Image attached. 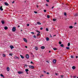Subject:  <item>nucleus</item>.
Listing matches in <instances>:
<instances>
[{"label":"nucleus","mask_w":78,"mask_h":78,"mask_svg":"<svg viewBox=\"0 0 78 78\" xmlns=\"http://www.w3.org/2000/svg\"><path fill=\"white\" fill-rule=\"evenodd\" d=\"M53 8H54V6H53V7H52V9H53Z\"/></svg>","instance_id":"obj_58"},{"label":"nucleus","mask_w":78,"mask_h":78,"mask_svg":"<svg viewBox=\"0 0 78 78\" xmlns=\"http://www.w3.org/2000/svg\"><path fill=\"white\" fill-rule=\"evenodd\" d=\"M12 55H13V54L10 53L9 54V56H12Z\"/></svg>","instance_id":"obj_23"},{"label":"nucleus","mask_w":78,"mask_h":78,"mask_svg":"<svg viewBox=\"0 0 78 78\" xmlns=\"http://www.w3.org/2000/svg\"><path fill=\"white\" fill-rule=\"evenodd\" d=\"M43 72L44 73H46V71H43Z\"/></svg>","instance_id":"obj_52"},{"label":"nucleus","mask_w":78,"mask_h":78,"mask_svg":"<svg viewBox=\"0 0 78 78\" xmlns=\"http://www.w3.org/2000/svg\"><path fill=\"white\" fill-rule=\"evenodd\" d=\"M29 68H30V69H34V67L33 66H29Z\"/></svg>","instance_id":"obj_2"},{"label":"nucleus","mask_w":78,"mask_h":78,"mask_svg":"<svg viewBox=\"0 0 78 78\" xmlns=\"http://www.w3.org/2000/svg\"><path fill=\"white\" fill-rule=\"evenodd\" d=\"M76 58H78V56H76Z\"/></svg>","instance_id":"obj_56"},{"label":"nucleus","mask_w":78,"mask_h":78,"mask_svg":"<svg viewBox=\"0 0 78 78\" xmlns=\"http://www.w3.org/2000/svg\"><path fill=\"white\" fill-rule=\"evenodd\" d=\"M76 16H78V14H76L75 15V17H76Z\"/></svg>","instance_id":"obj_32"},{"label":"nucleus","mask_w":78,"mask_h":78,"mask_svg":"<svg viewBox=\"0 0 78 78\" xmlns=\"http://www.w3.org/2000/svg\"><path fill=\"white\" fill-rule=\"evenodd\" d=\"M30 64H33V62L31 61L30 62Z\"/></svg>","instance_id":"obj_47"},{"label":"nucleus","mask_w":78,"mask_h":78,"mask_svg":"<svg viewBox=\"0 0 78 78\" xmlns=\"http://www.w3.org/2000/svg\"><path fill=\"white\" fill-rule=\"evenodd\" d=\"M5 5H6V6H8V5H9V4L7 2H5Z\"/></svg>","instance_id":"obj_9"},{"label":"nucleus","mask_w":78,"mask_h":78,"mask_svg":"<svg viewBox=\"0 0 78 78\" xmlns=\"http://www.w3.org/2000/svg\"><path fill=\"white\" fill-rule=\"evenodd\" d=\"M60 46L62 47H64V45L63 44H61L60 45Z\"/></svg>","instance_id":"obj_26"},{"label":"nucleus","mask_w":78,"mask_h":78,"mask_svg":"<svg viewBox=\"0 0 78 78\" xmlns=\"http://www.w3.org/2000/svg\"><path fill=\"white\" fill-rule=\"evenodd\" d=\"M46 6H48V5L47 4H46Z\"/></svg>","instance_id":"obj_43"},{"label":"nucleus","mask_w":78,"mask_h":78,"mask_svg":"<svg viewBox=\"0 0 78 78\" xmlns=\"http://www.w3.org/2000/svg\"><path fill=\"white\" fill-rule=\"evenodd\" d=\"M47 18H48V19H49V18H50V16L48 15L47 16Z\"/></svg>","instance_id":"obj_34"},{"label":"nucleus","mask_w":78,"mask_h":78,"mask_svg":"<svg viewBox=\"0 0 78 78\" xmlns=\"http://www.w3.org/2000/svg\"><path fill=\"white\" fill-rule=\"evenodd\" d=\"M34 13H35V14H37V12H36V11H34Z\"/></svg>","instance_id":"obj_44"},{"label":"nucleus","mask_w":78,"mask_h":78,"mask_svg":"<svg viewBox=\"0 0 78 78\" xmlns=\"http://www.w3.org/2000/svg\"><path fill=\"white\" fill-rule=\"evenodd\" d=\"M25 47L26 48H28V47L27 46H25Z\"/></svg>","instance_id":"obj_55"},{"label":"nucleus","mask_w":78,"mask_h":78,"mask_svg":"<svg viewBox=\"0 0 78 78\" xmlns=\"http://www.w3.org/2000/svg\"><path fill=\"white\" fill-rule=\"evenodd\" d=\"M40 30H43V28L42 27H41V28H40Z\"/></svg>","instance_id":"obj_40"},{"label":"nucleus","mask_w":78,"mask_h":78,"mask_svg":"<svg viewBox=\"0 0 78 78\" xmlns=\"http://www.w3.org/2000/svg\"><path fill=\"white\" fill-rule=\"evenodd\" d=\"M12 31L13 32H14V31H16V29L15 27H13L12 28Z\"/></svg>","instance_id":"obj_1"},{"label":"nucleus","mask_w":78,"mask_h":78,"mask_svg":"<svg viewBox=\"0 0 78 78\" xmlns=\"http://www.w3.org/2000/svg\"><path fill=\"white\" fill-rule=\"evenodd\" d=\"M46 62H47V63H49V61H47Z\"/></svg>","instance_id":"obj_50"},{"label":"nucleus","mask_w":78,"mask_h":78,"mask_svg":"<svg viewBox=\"0 0 78 78\" xmlns=\"http://www.w3.org/2000/svg\"><path fill=\"white\" fill-rule=\"evenodd\" d=\"M7 71H9V67L7 68Z\"/></svg>","instance_id":"obj_13"},{"label":"nucleus","mask_w":78,"mask_h":78,"mask_svg":"<svg viewBox=\"0 0 78 78\" xmlns=\"http://www.w3.org/2000/svg\"><path fill=\"white\" fill-rule=\"evenodd\" d=\"M27 27H29V26H30V24H27Z\"/></svg>","instance_id":"obj_42"},{"label":"nucleus","mask_w":78,"mask_h":78,"mask_svg":"<svg viewBox=\"0 0 78 78\" xmlns=\"http://www.w3.org/2000/svg\"><path fill=\"white\" fill-rule=\"evenodd\" d=\"M36 32H37L38 33H40V31H39L36 30Z\"/></svg>","instance_id":"obj_35"},{"label":"nucleus","mask_w":78,"mask_h":78,"mask_svg":"<svg viewBox=\"0 0 78 78\" xmlns=\"http://www.w3.org/2000/svg\"><path fill=\"white\" fill-rule=\"evenodd\" d=\"M14 3V1H13V2H12V3L13 4Z\"/></svg>","instance_id":"obj_51"},{"label":"nucleus","mask_w":78,"mask_h":78,"mask_svg":"<svg viewBox=\"0 0 78 78\" xmlns=\"http://www.w3.org/2000/svg\"><path fill=\"white\" fill-rule=\"evenodd\" d=\"M54 36H56V35H54Z\"/></svg>","instance_id":"obj_62"},{"label":"nucleus","mask_w":78,"mask_h":78,"mask_svg":"<svg viewBox=\"0 0 78 78\" xmlns=\"http://www.w3.org/2000/svg\"><path fill=\"white\" fill-rule=\"evenodd\" d=\"M66 48L67 50H70V48L69 47H67Z\"/></svg>","instance_id":"obj_22"},{"label":"nucleus","mask_w":78,"mask_h":78,"mask_svg":"<svg viewBox=\"0 0 78 78\" xmlns=\"http://www.w3.org/2000/svg\"><path fill=\"white\" fill-rule=\"evenodd\" d=\"M70 45V43H69L68 44V46H69Z\"/></svg>","instance_id":"obj_28"},{"label":"nucleus","mask_w":78,"mask_h":78,"mask_svg":"<svg viewBox=\"0 0 78 78\" xmlns=\"http://www.w3.org/2000/svg\"><path fill=\"white\" fill-rule=\"evenodd\" d=\"M3 57H5L6 56V55H5V54H3Z\"/></svg>","instance_id":"obj_29"},{"label":"nucleus","mask_w":78,"mask_h":78,"mask_svg":"<svg viewBox=\"0 0 78 78\" xmlns=\"http://www.w3.org/2000/svg\"><path fill=\"white\" fill-rule=\"evenodd\" d=\"M51 52V51H49V53H50Z\"/></svg>","instance_id":"obj_57"},{"label":"nucleus","mask_w":78,"mask_h":78,"mask_svg":"<svg viewBox=\"0 0 78 78\" xmlns=\"http://www.w3.org/2000/svg\"><path fill=\"white\" fill-rule=\"evenodd\" d=\"M0 75L2 76V77H4V76H3V75L2 74H0Z\"/></svg>","instance_id":"obj_25"},{"label":"nucleus","mask_w":78,"mask_h":78,"mask_svg":"<svg viewBox=\"0 0 78 78\" xmlns=\"http://www.w3.org/2000/svg\"><path fill=\"white\" fill-rule=\"evenodd\" d=\"M4 29L5 30H8V28L7 27L5 26L4 27Z\"/></svg>","instance_id":"obj_8"},{"label":"nucleus","mask_w":78,"mask_h":78,"mask_svg":"<svg viewBox=\"0 0 78 78\" xmlns=\"http://www.w3.org/2000/svg\"><path fill=\"white\" fill-rule=\"evenodd\" d=\"M35 49L36 50H38V48L37 47H35Z\"/></svg>","instance_id":"obj_18"},{"label":"nucleus","mask_w":78,"mask_h":78,"mask_svg":"<svg viewBox=\"0 0 78 78\" xmlns=\"http://www.w3.org/2000/svg\"><path fill=\"white\" fill-rule=\"evenodd\" d=\"M61 78H63V77H64V76H63V75H61Z\"/></svg>","instance_id":"obj_41"},{"label":"nucleus","mask_w":78,"mask_h":78,"mask_svg":"<svg viewBox=\"0 0 78 78\" xmlns=\"http://www.w3.org/2000/svg\"><path fill=\"white\" fill-rule=\"evenodd\" d=\"M64 15L65 16H66L67 15V14L65 12L64 14Z\"/></svg>","instance_id":"obj_37"},{"label":"nucleus","mask_w":78,"mask_h":78,"mask_svg":"<svg viewBox=\"0 0 78 78\" xmlns=\"http://www.w3.org/2000/svg\"><path fill=\"white\" fill-rule=\"evenodd\" d=\"M53 49L54 50H57L58 49H57V48H54Z\"/></svg>","instance_id":"obj_24"},{"label":"nucleus","mask_w":78,"mask_h":78,"mask_svg":"<svg viewBox=\"0 0 78 78\" xmlns=\"http://www.w3.org/2000/svg\"><path fill=\"white\" fill-rule=\"evenodd\" d=\"M71 57L72 58H74V57H73V55H71Z\"/></svg>","instance_id":"obj_33"},{"label":"nucleus","mask_w":78,"mask_h":78,"mask_svg":"<svg viewBox=\"0 0 78 78\" xmlns=\"http://www.w3.org/2000/svg\"><path fill=\"white\" fill-rule=\"evenodd\" d=\"M18 27L19 28V27H20V26H18Z\"/></svg>","instance_id":"obj_61"},{"label":"nucleus","mask_w":78,"mask_h":78,"mask_svg":"<svg viewBox=\"0 0 78 78\" xmlns=\"http://www.w3.org/2000/svg\"><path fill=\"white\" fill-rule=\"evenodd\" d=\"M44 12H47V10H44Z\"/></svg>","instance_id":"obj_39"},{"label":"nucleus","mask_w":78,"mask_h":78,"mask_svg":"<svg viewBox=\"0 0 78 78\" xmlns=\"http://www.w3.org/2000/svg\"><path fill=\"white\" fill-rule=\"evenodd\" d=\"M55 75H56V76H57V75H58V73H55Z\"/></svg>","instance_id":"obj_49"},{"label":"nucleus","mask_w":78,"mask_h":78,"mask_svg":"<svg viewBox=\"0 0 78 78\" xmlns=\"http://www.w3.org/2000/svg\"><path fill=\"white\" fill-rule=\"evenodd\" d=\"M40 78H41V77H42V76H40Z\"/></svg>","instance_id":"obj_63"},{"label":"nucleus","mask_w":78,"mask_h":78,"mask_svg":"<svg viewBox=\"0 0 78 78\" xmlns=\"http://www.w3.org/2000/svg\"><path fill=\"white\" fill-rule=\"evenodd\" d=\"M23 40L25 42H26V43H27V39H26V38H23Z\"/></svg>","instance_id":"obj_5"},{"label":"nucleus","mask_w":78,"mask_h":78,"mask_svg":"<svg viewBox=\"0 0 78 78\" xmlns=\"http://www.w3.org/2000/svg\"><path fill=\"white\" fill-rule=\"evenodd\" d=\"M50 37H52V36H51V35H50Z\"/></svg>","instance_id":"obj_60"},{"label":"nucleus","mask_w":78,"mask_h":78,"mask_svg":"<svg viewBox=\"0 0 78 78\" xmlns=\"http://www.w3.org/2000/svg\"><path fill=\"white\" fill-rule=\"evenodd\" d=\"M26 58L27 59H29V55L28 54H26Z\"/></svg>","instance_id":"obj_4"},{"label":"nucleus","mask_w":78,"mask_h":78,"mask_svg":"<svg viewBox=\"0 0 78 78\" xmlns=\"http://www.w3.org/2000/svg\"><path fill=\"white\" fill-rule=\"evenodd\" d=\"M20 56L22 59L24 58V57L22 55H20Z\"/></svg>","instance_id":"obj_15"},{"label":"nucleus","mask_w":78,"mask_h":78,"mask_svg":"<svg viewBox=\"0 0 78 78\" xmlns=\"http://www.w3.org/2000/svg\"><path fill=\"white\" fill-rule=\"evenodd\" d=\"M37 24H38V25H41V23L40 22H37Z\"/></svg>","instance_id":"obj_19"},{"label":"nucleus","mask_w":78,"mask_h":78,"mask_svg":"<svg viewBox=\"0 0 78 78\" xmlns=\"http://www.w3.org/2000/svg\"><path fill=\"white\" fill-rule=\"evenodd\" d=\"M0 9L1 10V11H3V8H2V6H1Z\"/></svg>","instance_id":"obj_12"},{"label":"nucleus","mask_w":78,"mask_h":78,"mask_svg":"<svg viewBox=\"0 0 78 78\" xmlns=\"http://www.w3.org/2000/svg\"><path fill=\"white\" fill-rule=\"evenodd\" d=\"M28 67V66L27 65L25 64L24 66V67Z\"/></svg>","instance_id":"obj_17"},{"label":"nucleus","mask_w":78,"mask_h":78,"mask_svg":"<svg viewBox=\"0 0 78 78\" xmlns=\"http://www.w3.org/2000/svg\"><path fill=\"white\" fill-rule=\"evenodd\" d=\"M1 23H2V25L5 24V21H2Z\"/></svg>","instance_id":"obj_10"},{"label":"nucleus","mask_w":78,"mask_h":78,"mask_svg":"<svg viewBox=\"0 0 78 78\" xmlns=\"http://www.w3.org/2000/svg\"><path fill=\"white\" fill-rule=\"evenodd\" d=\"M10 48H11V49H12V48H14V47H13L12 46H10Z\"/></svg>","instance_id":"obj_16"},{"label":"nucleus","mask_w":78,"mask_h":78,"mask_svg":"<svg viewBox=\"0 0 78 78\" xmlns=\"http://www.w3.org/2000/svg\"><path fill=\"white\" fill-rule=\"evenodd\" d=\"M75 24H76V23H75Z\"/></svg>","instance_id":"obj_64"},{"label":"nucleus","mask_w":78,"mask_h":78,"mask_svg":"<svg viewBox=\"0 0 78 78\" xmlns=\"http://www.w3.org/2000/svg\"><path fill=\"white\" fill-rule=\"evenodd\" d=\"M25 71L26 72H28V71H29V70L28 69H25Z\"/></svg>","instance_id":"obj_20"},{"label":"nucleus","mask_w":78,"mask_h":78,"mask_svg":"<svg viewBox=\"0 0 78 78\" xmlns=\"http://www.w3.org/2000/svg\"><path fill=\"white\" fill-rule=\"evenodd\" d=\"M18 73L19 74H22L23 73V72H22V71H18Z\"/></svg>","instance_id":"obj_7"},{"label":"nucleus","mask_w":78,"mask_h":78,"mask_svg":"<svg viewBox=\"0 0 78 78\" xmlns=\"http://www.w3.org/2000/svg\"><path fill=\"white\" fill-rule=\"evenodd\" d=\"M56 20L55 19H53V21H56Z\"/></svg>","instance_id":"obj_36"},{"label":"nucleus","mask_w":78,"mask_h":78,"mask_svg":"<svg viewBox=\"0 0 78 78\" xmlns=\"http://www.w3.org/2000/svg\"><path fill=\"white\" fill-rule=\"evenodd\" d=\"M31 34H34V33L33 32H31Z\"/></svg>","instance_id":"obj_38"},{"label":"nucleus","mask_w":78,"mask_h":78,"mask_svg":"<svg viewBox=\"0 0 78 78\" xmlns=\"http://www.w3.org/2000/svg\"><path fill=\"white\" fill-rule=\"evenodd\" d=\"M47 2H49V0H46Z\"/></svg>","instance_id":"obj_48"},{"label":"nucleus","mask_w":78,"mask_h":78,"mask_svg":"<svg viewBox=\"0 0 78 78\" xmlns=\"http://www.w3.org/2000/svg\"><path fill=\"white\" fill-rule=\"evenodd\" d=\"M53 62L54 64H56V59H54L53 61Z\"/></svg>","instance_id":"obj_6"},{"label":"nucleus","mask_w":78,"mask_h":78,"mask_svg":"<svg viewBox=\"0 0 78 78\" xmlns=\"http://www.w3.org/2000/svg\"><path fill=\"white\" fill-rule=\"evenodd\" d=\"M48 28H47L46 29V31H48Z\"/></svg>","instance_id":"obj_30"},{"label":"nucleus","mask_w":78,"mask_h":78,"mask_svg":"<svg viewBox=\"0 0 78 78\" xmlns=\"http://www.w3.org/2000/svg\"><path fill=\"white\" fill-rule=\"evenodd\" d=\"M14 58L15 59H18V60H19V57H17L16 56H15L14 57Z\"/></svg>","instance_id":"obj_3"},{"label":"nucleus","mask_w":78,"mask_h":78,"mask_svg":"<svg viewBox=\"0 0 78 78\" xmlns=\"http://www.w3.org/2000/svg\"><path fill=\"white\" fill-rule=\"evenodd\" d=\"M72 68L73 69V70H74V69H76V67L75 66H73L72 67Z\"/></svg>","instance_id":"obj_11"},{"label":"nucleus","mask_w":78,"mask_h":78,"mask_svg":"<svg viewBox=\"0 0 78 78\" xmlns=\"http://www.w3.org/2000/svg\"><path fill=\"white\" fill-rule=\"evenodd\" d=\"M34 38L36 37V36H35V35H34Z\"/></svg>","instance_id":"obj_54"},{"label":"nucleus","mask_w":78,"mask_h":78,"mask_svg":"<svg viewBox=\"0 0 78 78\" xmlns=\"http://www.w3.org/2000/svg\"><path fill=\"white\" fill-rule=\"evenodd\" d=\"M46 73L47 74V75H49V74H50V73H49L48 72L47 73Z\"/></svg>","instance_id":"obj_46"},{"label":"nucleus","mask_w":78,"mask_h":78,"mask_svg":"<svg viewBox=\"0 0 78 78\" xmlns=\"http://www.w3.org/2000/svg\"><path fill=\"white\" fill-rule=\"evenodd\" d=\"M39 35H40V34H37V36H39Z\"/></svg>","instance_id":"obj_45"},{"label":"nucleus","mask_w":78,"mask_h":78,"mask_svg":"<svg viewBox=\"0 0 78 78\" xmlns=\"http://www.w3.org/2000/svg\"><path fill=\"white\" fill-rule=\"evenodd\" d=\"M59 44H62V42H61V41H59Z\"/></svg>","instance_id":"obj_31"},{"label":"nucleus","mask_w":78,"mask_h":78,"mask_svg":"<svg viewBox=\"0 0 78 78\" xmlns=\"http://www.w3.org/2000/svg\"><path fill=\"white\" fill-rule=\"evenodd\" d=\"M37 8H39V6H38V5H37Z\"/></svg>","instance_id":"obj_53"},{"label":"nucleus","mask_w":78,"mask_h":78,"mask_svg":"<svg viewBox=\"0 0 78 78\" xmlns=\"http://www.w3.org/2000/svg\"><path fill=\"white\" fill-rule=\"evenodd\" d=\"M41 76H44V75H41Z\"/></svg>","instance_id":"obj_59"},{"label":"nucleus","mask_w":78,"mask_h":78,"mask_svg":"<svg viewBox=\"0 0 78 78\" xmlns=\"http://www.w3.org/2000/svg\"><path fill=\"white\" fill-rule=\"evenodd\" d=\"M46 41H49V38L48 37L46 38Z\"/></svg>","instance_id":"obj_21"},{"label":"nucleus","mask_w":78,"mask_h":78,"mask_svg":"<svg viewBox=\"0 0 78 78\" xmlns=\"http://www.w3.org/2000/svg\"><path fill=\"white\" fill-rule=\"evenodd\" d=\"M69 28H73V27L72 26H69Z\"/></svg>","instance_id":"obj_27"},{"label":"nucleus","mask_w":78,"mask_h":78,"mask_svg":"<svg viewBox=\"0 0 78 78\" xmlns=\"http://www.w3.org/2000/svg\"><path fill=\"white\" fill-rule=\"evenodd\" d=\"M45 48V47L44 46H41V49H44V48Z\"/></svg>","instance_id":"obj_14"}]
</instances>
